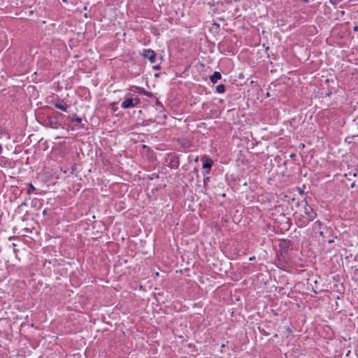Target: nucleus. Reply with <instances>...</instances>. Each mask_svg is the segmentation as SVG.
Segmentation results:
<instances>
[{
    "instance_id": "nucleus-1",
    "label": "nucleus",
    "mask_w": 358,
    "mask_h": 358,
    "mask_svg": "<svg viewBox=\"0 0 358 358\" xmlns=\"http://www.w3.org/2000/svg\"><path fill=\"white\" fill-rule=\"evenodd\" d=\"M301 204L303 208V213L294 214L296 224L299 228L305 227L317 217V213L308 204L306 198L301 201Z\"/></svg>"
},
{
    "instance_id": "nucleus-2",
    "label": "nucleus",
    "mask_w": 358,
    "mask_h": 358,
    "mask_svg": "<svg viewBox=\"0 0 358 358\" xmlns=\"http://www.w3.org/2000/svg\"><path fill=\"white\" fill-rule=\"evenodd\" d=\"M292 245L291 241L280 239L279 241V250L276 252L278 263L281 266H285L289 260V249Z\"/></svg>"
},
{
    "instance_id": "nucleus-3",
    "label": "nucleus",
    "mask_w": 358,
    "mask_h": 358,
    "mask_svg": "<svg viewBox=\"0 0 358 358\" xmlns=\"http://www.w3.org/2000/svg\"><path fill=\"white\" fill-rule=\"evenodd\" d=\"M165 162L171 169H176L178 168L180 162L179 157L175 152H170L167 155Z\"/></svg>"
},
{
    "instance_id": "nucleus-4",
    "label": "nucleus",
    "mask_w": 358,
    "mask_h": 358,
    "mask_svg": "<svg viewBox=\"0 0 358 358\" xmlns=\"http://www.w3.org/2000/svg\"><path fill=\"white\" fill-rule=\"evenodd\" d=\"M43 124L52 129H57L61 126L60 123L55 120L51 113L43 119Z\"/></svg>"
},
{
    "instance_id": "nucleus-5",
    "label": "nucleus",
    "mask_w": 358,
    "mask_h": 358,
    "mask_svg": "<svg viewBox=\"0 0 358 358\" xmlns=\"http://www.w3.org/2000/svg\"><path fill=\"white\" fill-rule=\"evenodd\" d=\"M141 99L138 97L135 98H127L125 99L121 103L122 108H134L138 105H140Z\"/></svg>"
},
{
    "instance_id": "nucleus-6",
    "label": "nucleus",
    "mask_w": 358,
    "mask_h": 358,
    "mask_svg": "<svg viewBox=\"0 0 358 358\" xmlns=\"http://www.w3.org/2000/svg\"><path fill=\"white\" fill-rule=\"evenodd\" d=\"M53 106L66 113L69 111L71 106L66 103L64 99H57L52 102Z\"/></svg>"
},
{
    "instance_id": "nucleus-7",
    "label": "nucleus",
    "mask_w": 358,
    "mask_h": 358,
    "mask_svg": "<svg viewBox=\"0 0 358 358\" xmlns=\"http://www.w3.org/2000/svg\"><path fill=\"white\" fill-rule=\"evenodd\" d=\"M141 55L148 59L151 64H154L156 62L157 55L155 52L151 49H143Z\"/></svg>"
},
{
    "instance_id": "nucleus-8",
    "label": "nucleus",
    "mask_w": 358,
    "mask_h": 358,
    "mask_svg": "<svg viewBox=\"0 0 358 358\" xmlns=\"http://www.w3.org/2000/svg\"><path fill=\"white\" fill-rule=\"evenodd\" d=\"M213 164V162L210 158H206L203 161V165H202V168L204 169V171L203 172V176H206L210 173Z\"/></svg>"
},
{
    "instance_id": "nucleus-9",
    "label": "nucleus",
    "mask_w": 358,
    "mask_h": 358,
    "mask_svg": "<svg viewBox=\"0 0 358 358\" xmlns=\"http://www.w3.org/2000/svg\"><path fill=\"white\" fill-rule=\"evenodd\" d=\"M222 78V75L218 71H215L210 76V80L212 83H216L219 80Z\"/></svg>"
},
{
    "instance_id": "nucleus-10",
    "label": "nucleus",
    "mask_w": 358,
    "mask_h": 358,
    "mask_svg": "<svg viewBox=\"0 0 358 358\" xmlns=\"http://www.w3.org/2000/svg\"><path fill=\"white\" fill-rule=\"evenodd\" d=\"M52 116L55 118L56 120H57V122H59L60 123V125H62V121H63V119L64 118V115H63L62 113H59V112H57V111H55L53 110L52 112L50 113Z\"/></svg>"
},
{
    "instance_id": "nucleus-11",
    "label": "nucleus",
    "mask_w": 358,
    "mask_h": 358,
    "mask_svg": "<svg viewBox=\"0 0 358 358\" xmlns=\"http://www.w3.org/2000/svg\"><path fill=\"white\" fill-rule=\"evenodd\" d=\"M136 92L141 94H143L148 97H152L153 94L152 92L146 91L144 88L141 87H136Z\"/></svg>"
},
{
    "instance_id": "nucleus-12",
    "label": "nucleus",
    "mask_w": 358,
    "mask_h": 358,
    "mask_svg": "<svg viewBox=\"0 0 358 358\" xmlns=\"http://www.w3.org/2000/svg\"><path fill=\"white\" fill-rule=\"evenodd\" d=\"M66 119L70 120L71 122H76L78 124H80L83 120L81 117L77 116L76 114L67 116Z\"/></svg>"
},
{
    "instance_id": "nucleus-13",
    "label": "nucleus",
    "mask_w": 358,
    "mask_h": 358,
    "mask_svg": "<svg viewBox=\"0 0 358 358\" xmlns=\"http://www.w3.org/2000/svg\"><path fill=\"white\" fill-rule=\"evenodd\" d=\"M327 234H329V236H332V238L328 240L329 243H333L334 242V238H337V236L334 234V231L331 228L327 229Z\"/></svg>"
},
{
    "instance_id": "nucleus-14",
    "label": "nucleus",
    "mask_w": 358,
    "mask_h": 358,
    "mask_svg": "<svg viewBox=\"0 0 358 358\" xmlns=\"http://www.w3.org/2000/svg\"><path fill=\"white\" fill-rule=\"evenodd\" d=\"M322 222L320 220L315 222L313 224V229L315 231H319L322 228Z\"/></svg>"
},
{
    "instance_id": "nucleus-15",
    "label": "nucleus",
    "mask_w": 358,
    "mask_h": 358,
    "mask_svg": "<svg viewBox=\"0 0 358 358\" xmlns=\"http://www.w3.org/2000/svg\"><path fill=\"white\" fill-rule=\"evenodd\" d=\"M226 90V87L223 84H220L216 87L215 91L217 93L223 94Z\"/></svg>"
},
{
    "instance_id": "nucleus-16",
    "label": "nucleus",
    "mask_w": 358,
    "mask_h": 358,
    "mask_svg": "<svg viewBox=\"0 0 358 358\" xmlns=\"http://www.w3.org/2000/svg\"><path fill=\"white\" fill-rule=\"evenodd\" d=\"M35 191H36V188L34 187V186L31 183L28 184V186H27V188L26 190V193L28 195H30L32 193H34Z\"/></svg>"
},
{
    "instance_id": "nucleus-17",
    "label": "nucleus",
    "mask_w": 358,
    "mask_h": 358,
    "mask_svg": "<svg viewBox=\"0 0 358 358\" xmlns=\"http://www.w3.org/2000/svg\"><path fill=\"white\" fill-rule=\"evenodd\" d=\"M204 176L205 177L203 178V187L206 189L207 184L210 181V177H208V176Z\"/></svg>"
},
{
    "instance_id": "nucleus-18",
    "label": "nucleus",
    "mask_w": 358,
    "mask_h": 358,
    "mask_svg": "<svg viewBox=\"0 0 358 358\" xmlns=\"http://www.w3.org/2000/svg\"><path fill=\"white\" fill-rule=\"evenodd\" d=\"M6 162H8L7 159H6V157H1L0 158V165L1 166H5Z\"/></svg>"
},
{
    "instance_id": "nucleus-19",
    "label": "nucleus",
    "mask_w": 358,
    "mask_h": 358,
    "mask_svg": "<svg viewBox=\"0 0 358 358\" xmlns=\"http://www.w3.org/2000/svg\"><path fill=\"white\" fill-rule=\"evenodd\" d=\"M343 0H329V2L332 4V5H336L338 4V3L343 1Z\"/></svg>"
},
{
    "instance_id": "nucleus-20",
    "label": "nucleus",
    "mask_w": 358,
    "mask_h": 358,
    "mask_svg": "<svg viewBox=\"0 0 358 358\" xmlns=\"http://www.w3.org/2000/svg\"><path fill=\"white\" fill-rule=\"evenodd\" d=\"M3 173H2L1 171H0V189L2 187V185H3Z\"/></svg>"
},
{
    "instance_id": "nucleus-21",
    "label": "nucleus",
    "mask_w": 358,
    "mask_h": 358,
    "mask_svg": "<svg viewBox=\"0 0 358 358\" xmlns=\"http://www.w3.org/2000/svg\"><path fill=\"white\" fill-rule=\"evenodd\" d=\"M155 104L157 106L163 108L162 103L157 99H156Z\"/></svg>"
},
{
    "instance_id": "nucleus-22",
    "label": "nucleus",
    "mask_w": 358,
    "mask_h": 358,
    "mask_svg": "<svg viewBox=\"0 0 358 358\" xmlns=\"http://www.w3.org/2000/svg\"><path fill=\"white\" fill-rule=\"evenodd\" d=\"M152 69L154 70L158 71V70L161 69V66L159 64H157V65L153 66Z\"/></svg>"
},
{
    "instance_id": "nucleus-23",
    "label": "nucleus",
    "mask_w": 358,
    "mask_h": 358,
    "mask_svg": "<svg viewBox=\"0 0 358 358\" xmlns=\"http://www.w3.org/2000/svg\"><path fill=\"white\" fill-rule=\"evenodd\" d=\"M193 172L194 173L196 174V178H199V171L196 168H194V170H193Z\"/></svg>"
},
{
    "instance_id": "nucleus-24",
    "label": "nucleus",
    "mask_w": 358,
    "mask_h": 358,
    "mask_svg": "<svg viewBox=\"0 0 358 358\" xmlns=\"http://www.w3.org/2000/svg\"><path fill=\"white\" fill-rule=\"evenodd\" d=\"M319 234H320V236L324 238L325 237V235H324V231H319Z\"/></svg>"
},
{
    "instance_id": "nucleus-25",
    "label": "nucleus",
    "mask_w": 358,
    "mask_h": 358,
    "mask_svg": "<svg viewBox=\"0 0 358 358\" xmlns=\"http://www.w3.org/2000/svg\"><path fill=\"white\" fill-rule=\"evenodd\" d=\"M353 31H355V32L358 31V25H355L353 27Z\"/></svg>"
},
{
    "instance_id": "nucleus-26",
    "label": "nucleus",
    "mask_w": 358,
    "mask_h": 358,
    "mask_svg": "<svg viewBox=\"0 0 358 358\" xmlns=\"http://www.w3.org/2000/svg\"><path fill=\"white\" fill-rule=\"evenodd\" d=\"M23 206H27V203L25 202H22L20 205L18 206V208H20Z\"/></svg>"
},
{
    "instance_id": "nucleus-27",
    "label": "nucleus",
    "mask_w": 358,
    "mask_h": 358,
    "mask_svg": "<svg viewBox=\"0 0 358 358\" xmlns=\"http://www.w3.org/2000/svg\"><path fill=\"white\" fill-rule=\"evenodd\" d=\"M48 213V209H44L43 211V215H46Z\"/></svg>"
},
{
    "instance_id": "nucleus-28",
    "label": "nucleus",
    "mask_w": 358,
    "mask_h": 358,
    "mask_svg": "<svg viewBox=\"0 0 358 358\" xmlns=\"http://www.w3.org/2000/svg\"><path fill=\"white\" fill-rule=\"evenodd\" d=\"M255 256L251 257H250V258H249V260H250V261H253V260H255Z\"/></svg>"
},
{
    "instance_id": "nucleus-29",
    "label": "nucleus",
    "mask_w": 358,
    "mask_h": 358,
    "mask_svg": "<svg viewBox=\"0 0 358 358\" xmlns=\"http://www.w3.org/2000/svg\"><path fill=\"white\" fill-rule=\"evenodd\" d=\"M295 157H296V155H295V154H294V153H292V154H291V155H290V158H292V159H293V158H294Z\"/></svg>"
},
{
    "instance_id": "nucleus-30",
    "label": "nucleus",
    "mask_w": 358,
    "mask_h": 358,
    "mask_svg": "<svg viewBox=\"0 0 358 358\" xmlns=\"http://www.w3.org/2000/svg\"><path fill=\"white\" fill-rule=\"evenodd\" d=\"M2 150H3V148H2V145L0 144V155L2 152Z\"/></svg>"
},
{
    "instance_id": "nucleus-31",
    "label": "nucleus",
    "mask_w": 358,
    "mask_h": 358,
    "mask_svg": "<svg viewBox=\"0 0 358 358\" xmlns=\"http://www.w3.org/2000/svg\"><path fill=\"white\" fill-rule=\"evenodd\" d=\"M350 353V350H349V351L347 352L346 356H348Z\"/></svg>"
},
{
    "instance_id": "nucleus-32",
    "label": "nucleus",
    "mask_w": 358,
    "mask_h": 358,
    "mask_svg": "<svg viewBox=\"0 0 358 358\" xmlns=\"http://www.w3.org/2000/svg\"><path fill=\"white\" fill-rule=\"evenodd\" d=\"M313 292H314L315 294H317V292L316 290H314V289H313Z\"/></svg>"
},
{
    "instance_id": "nucleus-33",
    "label": "nucleus",
    "mask_w": 358,
    "mask_h": 358,
    "mask_svg": "<svg viewBox=\"0 0 358 358\" xmlns=\"http://www.w3.org/2000/svg\"><path fill=\"white\" fill-rule=\"evenodd\" d=\"M62 1H64V2H66V1H67V0H62Z\"/></svg>"
},
{
    "instance_id": "nucleus-34",
    "label": "nucleus",
    "mask_w": 358,
    "mask_h": 358,
    "mask_svg": "<svg viewBox=\"0 0 358 358\" xmlns=\"http://www.w3.org/2000/svg\"><path fill=\"white\" fill-rule=\"evenodd\" d=\"M357 129H358V125H357Z\"/></svg>"
}]
</instances>
